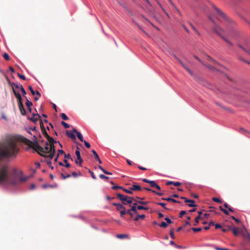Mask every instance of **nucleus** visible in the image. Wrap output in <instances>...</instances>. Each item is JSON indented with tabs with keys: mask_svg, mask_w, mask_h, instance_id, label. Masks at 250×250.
<instances>
[{
	"mask_svg": "<svg viewBox=\"0 0 250 250\" xmlns=\"http://www.w3.org/2000/svg\"><path fill=\"white\" fill-rule=\"evenodd\" d=\"M19 151L17 142L8 140L0 145V162L3 159L15 158ZM16 182L14 176L10 173L7 165L0 166V185H15Z\"/></svg>",
	"mask_w": 250,
	"mask_h": 250,
	"instance_id": "nucleus-1",
	"label": "nucleus"
},
{
	"mask_svg": "<svg viewBox=\"0 0 250 250\" xmlns=\"http://www.w3.org/2000/svg\"><path fill=\"white\" fill-rule=\"evenodd\" d=\"M24 142L29 145L31 147L34 149L36 151L38 152L42 156L49 157L50 159H52L55 153V148L54 145H49L48 142H45L44 145L45 146L43 147V141H41L39 143L37 141L32 142L31 141L24 138Z\"/></svg>",
	"mask_w": 250,
	"mask_h": 250,
	"instance_id": "nucleus-2",
	"label": "nucleus"
},
{
	"mask_svg": "<svg viewBox=\"0 0 250 250\" xmlns=\"http://www.w3.org/2000/svg\"><path fill=\"white\" fill-rule=\"evenodd\" d=\"M209 18L214 24V27L213 28V32L220 36L223 39V40L228 43L229 45L231 46L232 43L222 35V33L224 32V31L215 23V21L211 17H209Z\"/></svg>",
	"mask_w": 250,
	"mask_h": 250,
	"instance_id": "nucleus-3",
	"label": "nucleus"
},
{
	"mask_svg": "<svg viewBox=\"0 0 250 250\" xmlns=\"http://www.w3.org/2000/svg\"><path fill=\"white\" fill-rule=\"evenodd\" d=\"M213 8L216 12V16L218 20L223 22L226 21L230 23L232 22V24H234V23L232 22V21L228 17H227L225 14L220 9L218 8L215 6H213Z\"/></svg>",
	"mask_w": 250,
	"mask_h": 250,
	"instance_id": "nucleus-4",
	"label": "nucleus"
},
{
	"mask_svg": "<svg viewBox=\"0 0 250 250\" xmlns=\"http://www.w3.org/2000/svg\"><path fill=\"white\" fill-rule=\"evenodd\" d=\"M116 196L117 198L122 201L123 204L124 205L128 204L130 205L132 204L133 201H136L135 198L133 197L124 195L121 193H117Z\"/></svg>",
	"mask_w": 250,
	"mask_h": 250,
	"instance_id": "nucleus-5",
	"label": "nucleus"
},
{
	"mask_svg": "<svg viewBox=\"0 0 250 250\" xmlns=\"http://www.w3.org/2000/svg\"><path fill=\"white\" fill-rule=\"evenodd\" d=\"M13 85H14V87L15 88H20L21 91L22 92L23 97H25V98L26 100V101L25 102V104L27 106V107H29L30 106H31L33 105V104L31 102H30L27 98V97L25 96L26 92L24 88H23V86L20 84H17L13 83Z\"/></svg>",
	"mask_w": 250,
	"mask_h": 250,
	"instance_id": "nucleus-6",
	"label": "nucleus"
},
{
	"mask_svg": "<svg viewBox=\"0 0 250 250\" xmlns=\"http://www.w3.org/2000/svg\"><path fill=\"white\" fill-rule=\"evenodd\" d=\"M75 154L77 158V160L75 161V163L77 164H79L80 166H81L82 163L83 162V160L81 156L80 152L79 151V148L78 147H77V150L75 151Z\"/></svg>",
	"mask_w": 250,
	"mask_h": 250,
	"instance_id": "nucleus-7",
	"label": "nucleus"
},
{
	"mask_svg": "<svg viewBox=\"0 0 250 250\" xmlns=\"http://www.w3.org/2000/svg\"><path fill=\"white\" fill-rule=\"evenodd\" d=\"M40 118L41 116L39 114L33 113L32 117H28V119L33 123H36Z\"/></svg>",
	"mask_w": 250,
	"mask_h": 250,
	"instance_id": "nucleus-8",
	"label": "nucleus"
},
{
	"mask_svg": "<svg viewBox=\"0 0 250 250\" xmlns=\"http://www.w3.org/2000/svg\"><path fill=\"white\" fill-rule=\"evenodd\" d=\"M73 132H74V133H75L77 134V137H78V139H79L81 142H83V141H84V140H83V135H82V134H81L80 132L78 131L77 130V129H75V128H73Z\"/></svg>",
	"mask_w": 250,
	"mask_h": 250,
	"instance_id": "nucleus-9",
	"label": "nucleus"
},
{
	"mask_svg": "<svg viewBox=\"0 0 250 250\" xmlns=\"http://www.w3.org/2000/svg\"><path fill=\"white\" fill-rule=\"evenodd\" d=\"M112 205L114 206H116L117 207V209L118 210L125 209V207L121 204L114 203Z\"/></svg>",
	"mask_w": 250,
	"mask_h": 250,
	"instance_id": "nucleus-10",
	"label": "nucleus"
},
{
	"mask_svg": "<svg viewBox=\"0 0 250 250\" xmlns=\"http://www.w3.org/2000/svg\"><path fill=\"white\" fill-rule=\"evenodd\" d=\"M46 139H47L48 141L47 142L48 143L49 145H54V144L57 143V142L55 141L54 139L52 137H50L49 135H47V137L46 138Z\"/></svg>",
	"mask_w": 250,
	"mask_h": 250,
	"instance_id": "nucleus-11",
	"label": "nucleus"
},
{
	"mask_svg": "<svg viewBox=\"0 0 250 250\" xmlns=\"http://www.w3.org/2000/svg\"><path fill=\"white\" fill-rule=\"evenodd\" d=\"M130 189L132 190L136 191H140L142 189L141 187L139 185H137L133 184L131 187H130Z\"/></svg>",
	"mask_w": 250,
	"mask_h": 250,
	"instance_id": "nucleus-12",
	"label": "nucleus"
},
{
	"mask_svg": "<svg viewBox=\"0 0 250 250\" xmlns=\"http://www.w3.org/2000/svg\"><path fill=\"white\" fill-rule=\"evenodd\" d=\"M66 133V135L69 137L71 138L72 140H75L76 139V136L74 134V133H73L74 132H73V131L71 132L70 131L67 130Z\"/></svg>",
	"mask_w": 250,
	"mask_h": 250,
	"instance_id": "nucleus-13",
	"label": "nucleus"
},
{
	"mask_svg": "<svg viewBox=\"0 0 250 250\" xmlns=\"http://www.w3.org/2000/svg\"><path fill=\"white\" fill-rule=\"evenodd\" d=\"M28 88L33 95H35V94H36L38 96H39V97L41 96V95L40 93L39 92V91H35V90H34L31 86H30V85L29 86Z\"/></svg>",
	"mask_w": 250,
	"mask_h": 250,
	"instance_id": "nucleus-14",
	"label": "nucleus"
},
{
	"mask_svg": "<svg viewBox=\"0 0 250 250\" xmlns=\"http://www.w3.org/2000/svg\"><path fill=\"white\" fill-rule=\"evenodd\" d=\"M40 125H41V127L43 134L45 136V137L46 138H47V135H49L48 134L47 132L45 130V128L43 125V124H42V121L40 122Z\"/></svg>",
	"mask_w": 250,
	"mask_h": 250,
	"instance_id": "nucleus-15",
	"label": "nucleus"
},
{
	"mask_svg": "<svg viewBox=\"0 0 250 250\" xmlns=\"http://www.w3.org/2000/svg\"><path fill=\"white\" fill-rule=\"evenodd\" d=\"M19 109L21 111V114L22 115H25L26 112L25 109L24 108L23 104H20V105H19Z\"/></svg>",
	"mask_w": 250,
	"mask_h": 250,
	"instance_id": "nucleus-16",
	"label": "nucleus"
},
{
	"mask_svg": "<svg viewBox=\"0 0 250 250\" xmlns=\"http://www.w3.org/2000/svg\"><path fill=\"white\" fill-rule=\"evenodd\" d=\"M145 214H139L136 215V216L134 218V220L135 221H138L140 219H144L145 218Z\"/></svg>",
	"mask_w": 250,
	"mask_h": 250,
	"instance_id": "nucleus-17",
	"label": "nucleus"
},
{
	"mask_svg": "<svg viewBox=\"0 0 250 250\" xmlns=\"http://www.w3.org/2000/svg\"><path fill=\"white\" fill-rule=\"evenodd\" d=\"M181 64L183 66V67L191 75H193V72L188 69L182 62L180 61Z\"/></svg>",
	"mask_w": 250,
	"mask_h": 250,
	"instance_id": "nucleus-18",
	"label": "nucleus"
},
{
	"mask_svg": "<svg viewBox=\"0 0 250 250\" xmlns=\"http://www.w3.org/2000/svg\"><path fill=\"white\" fill-rule=\"evenodd\" d=\"M207 59L208 61L212 62L213 63L217 64L218 65H219V64L215 60L213 59L212 58H211L209 56H207Z\"/></svg>",
	"mask_w": 250,
	"mask_h": 250,
	"instance_id": "nucleus-19",
	"label": "nucleus"
},
{
	"mask_svg": "<svg viewBox=\"0 0 250 250\" xmlns=\"http://www.w3.org/2000/svg\"><path fill=\"white\" fill-rule=\"evenodd\" d=\"M98 167L105 174H108V175H112V173L108 172L106 171L105 169H104L102 166H99Z\"/></svg>",
	"mask_w": 250,
	"mask_h": 250,
	"instance_id": "nucleus-20",
	"label": "nucleus"
},
{
	"mask_svg": "<svg viewBox=\"0 0 250 250\" xmlns=\"http://www.w3.org/2000/svg\"><path fill=\"white\" fill-rule=\"evenodd\" d=\"M239 46L242 48L243 50H244L246 53H247L248 54L250 55V48H245L242 46L241 44L238 45Z\"/></svg>",
	"mask_w": 250,
	"mask_h": 250,
	"instance_id": "nucleus-21",
	"label": "nucleus"
},
{
	"mask_svg": "<svg viewBox=\"0 0 250 250\" xmlns=\"http://www.w3.org/2000/svg\"><path fill=\"white\" fill-rule=\"evenodd\" d=\"M12 87L14 86V85H13V83L12 84ZM13 92L14 93V95L15 96H16V97L18 99V98H20L21 97V94L19 93V92H17L14 89V87H13Z\"/></svg>",
	"mask_w": 250,
	"mask_h": 250,
	"instance_id": "nucleus-22",
	"label": "nucleus"
},
{
	"mask_svg": "<svg viewBox=\"0 0 250 250\" xmlns=\"http://www.w3.org/2000/svg\"><path fill=\"white\" fill-rule=\"evenodd\" d=\"M162 200H165V201H170V202H172L173 203H175L176 202V200L174 199H172L171 197H168V198H162Z\"/></svg>",
	"mask_w": 250,
	"mask_h": 250,
	"instance_id": "nucleus-23",
	"label": "nucleus"
},
{
	"mask_svg": "<svg viewBox=\"0 0 250 250\" xmlns=\"http://www.w3.org/2000/svg\"><path fill=\"white\" fill-rule=\"evenodd\" d=\"M181 199L185 200V202L186 203H195V201L194 200L188 199L184 197H181Z\"/></svg>",
	"mask_w": 250,
	"mask_h": 250,
	"instance_id": "nucleus-24",
	"label": "nucleus"
},
{
	"mask_svg": "<svg viewBox=\"0 0 250 250\" xmlns=\"http://www.w3.org/2000/svg\"><path fill=\"white\" fill-rule=\"evenodd\" d=\"M117 237L119 239H123L125 238H128V235L126 234H118Z\"/></svg>",
	"mask_w": 250,
	"mask_h": 250,
	"instance_id": "nucleus-25",
	"label": "nucleus"
},
{
	"mask_svg": "<svg viewBox=\"0 0 250 250\" xmlns=\"http://www.w3.org/2000/svg\"><path fill=\"white\" fill-rule=\"evenodd\" d=\"M232 232H233V233L234 235L236 236L239 233V230H238V228H233L232 229Z\"/></svg>",
	"mask_w": 250,
	"mask_h": 250,
	"instance_id": "nucleus-26",
	"label": "nucleus"
},
{
	"mask_svg": "<svg viewBox=\"0 0 250 250\" xmlns=\"http://www.w3.org/2000/svg\"><path fill=\"white\" fill-rule=\"evenodd\" d=\"M203 65L212 71H214V70H216V69L214 67H213L210 65H206L205 63Z\"/></svg>",
	"mask_w": 250,
	"mask_h": 250,
	"instance_id": "nucleus-27",
	"label": "nucleus"
},
{
	"mask_svg": "<svg viewBox=\"0 0 250 250\" xmlns=\"http://www.w3.org/2000/svg\"><path fill=\"white\" fill-rule=\"evenodd\" d=\"M231 229H232L231 227H230V226H227L226 228H222V230L223 232H226L227 231L231 230Z\"/></svg>",
	"mask_w": 250,
	"mask_h": 250,
	"instance_id": "nucleus-28",
	"label": "nucleus"
},
{
	"mask_svg": "<svg viewBox=\"0 0 250 250\" xmlns=\"http://www.w3.org/2000/svg\"><path fill=\"white\" fill-rule=\"evenodd\" d=\"M122 189L124 191H125V192H126L127 193H128V194L132 193V190L130 189V188H129L128 189H126V188H123Z\"/></svg>",
	"mask_w": 250,
	"mask_h": 250,
	"instance_id": "nucleus-29",
	"label": "nucleus"
},
{
	"mask_svg": "<svg viewBox=\"0 0 250 250\" xmlns=\"http://www.w3.org/2000/svg\"><path fill=\"white\" fill-rule=\"evenodd\" d=\"M92 152L93 153L94 158L96 160L97 159H98V158H99V157L98 154L94 150H92Z\"/></svg>",
	"mask_w": 250,
	"mask_h": 250,
	"instance_id": "nucleus-30",
	"label": "nucleus"
},
{
	"mask_svg": "<svg viewBox=\"0 0 250 250\" xmlns=\"http://www.w3.org/2000/svg\"><path fill=\"white\" fill-rule=\"evenodd\" d=\"M61 176L62 177L63 179H65L67 178H69L71 177V175L70 174H64L63 173H62L61 174Z\"/></svg>",
	"mask_w": 250,
	"mask_h": 250,
	"instance_id": "nucleus-31",
	"label": "nucleus"
},
{
	"mask_svg": "<svg viewBox=\"0 0 250 250\" xmlns=\"http://www.w3.org/2000/svg\"><path fill=\"white\" fill-rule=\"evenodd\" d=\"M201 218V216H198L195 219V223L194 224V226L197 225V224L199 223L200 219Z\"/></svg>",
	"mask_w": 250,
	"mask_h": 250,
	"instance_id": "nucleus-32",
	"label": "nucleus"
},
{
	"mask_svg": "<svg viewBox=\"0 0 250 250\" xmlns=\"http://www.w3.org/2000/svg\"><path fill=\"white\" fill-rule=\"evenodd\" d=\"M61 117L62 118V119L63 120H67L68 119V118L67 117V116H66V115L64 113H62L61 114Z\"/></svg>",
	"mask_w": 250,
	"mask_h": 250,
	"instance_id": "nucleus-33",
	"label": "nucleus"
},
{
	"mask_svg": "<svg viewBox=\"0 0 250 250\" xmlns=\"http://www.w3.org/2000/svg\"><path fill=\"white\" fill-rule=\"evenodd\" d=\"M137 209L138 210H141V209L148 210V208L145 207L144 206H137Z\"/></svg>",
	"mask_w": 250,
	"mask_h": 250,
	"instance_id": "nucleus-34",
	"label": "nucleus"
},
{
	"mask_svg": "<svg viewBox=\"0 0 250 250\" xmlns=\"http://www.w3.org/2000/svg\"><path fill=\"white\" fill-rule=\"evenodd\" d=\"M72 175L74 177H78V176H81L82 175L81 173L80 172H79V173H77L76 172H72Z\"/></svg>",
	"mask_w": 250,
	"mask_h": 250,
	"instance_id": "nucleus-35",
	"label": "nucleus"
},
{
	"mask_svg": "<svg viewBox=\"0 0 250 250\" xmlns=\"http://www.w3.org/2000/svg\"><path fill=\"white\" fill-rule=\"evenodd\" d=\"M173 232H174V229H172L170 230V233H169L171 238L173 239L175 238V236H174Z\"/></svg>",
	"mask_w": 250,
	"mask_h": 250,
	"instance_id": "nucleus-36",
	"label": "nucleus"
},
{
	"mask_svg": "<svg viewBox=\"0 0 250 250\" xmlns=\"http://www.w3.org/2000/svg\"><path fill=\"white\" fill-rule=\"evenodd\" d=\"M3 57L7 61H9L10 60V57H9V55L6 53H5L3 55Z\"/></svg>",
	"mask_w": 250,
	"mask_h": 250,
	"instance_id": "nucleus-37",
	"label": "nucleus"
},
{
	"mask_svg": "<svg viewBox=\"0 0 250 250\" xmlns=\"http://www.w3.org/2000/svg\"><path fill=\"white\" fill-rule=\"evenodd\" d=\"M150 186L152 188H155L157 184L154 181H150L149 182Z\"/></svg>",
	"mask_w": 250,
	"mask_h": 250,
	"instance_id": "nucleus-38",
	"label": "nucleus"
},
{
	"mask_svg": "<svg viewBox=\"0 0 250 250\" xmlns=\"http://www.w3.org/2000/svg\"><path fill=\"white\" fill-rule=\"evenodd\" d=\"M62 125L64 126L65 128H68L70 126L68 124L63 121L62 122Z\"/></svg>",
	"mask_w": 250,
	"mask_h": 250,
	"instance_id": "nucleus-39",
	"label": "nucleus"
},
{
	"mask_svg": "<svg viewBox=\"0 0 250 250\" xmlns=\"http://www.w3.org/2000/svg\"><path fill=\"white\" fill-rule=\"evenodd\" d=\"M158 205L162 206V207H163L165 209H167V210H168V208H167L166 207V204L164 203H157Z\"/></svg>",
	"mask_w": 250,
	"mask_h": 250,
	"instance_id": "nucleus-40",
	"label": "nucleus"
},
{
	"mask_svg": "<svg viewBox=\"0 0 250 250\" xmlns=\"http://www.w3.org/2000/svg\"><path fill=\"white\" fill-rule=\"evenodd\" d=\"M160 227H162V228H166L167 227V223L165 222H162L160 225H159Z\"/></svg>",
	"mask_w": 250,
	"mask_h": 250,
	"instance_id": "nucleus-41",
	"label": "nucleus"
},
{
	"mask_svg": "<svg viewBox=\"0 0 250 250\" xmlns=\"http://www.w3.org/2000/svg\"><path fill=\"white\" fill-rule=\"evenodd\" d=\"M191 229L194 232H199L202 230L201 228H192Z\"/></svg>",
	"mask_w": 250,
	"mask_h": 250,
	"instance_id": "nucleus-42",
	"label": "nucleus"
},
{
	"mask_svg": "<svg viewBox=\"0 0 250 250\" xmlns=\"http://www.w3.org/2000/svg\"><path fill=\"white\" fill-rule=\"evenodd\" d=\"M190 26L191 27V28L193 29V30L198 35H200V33L198 32V31L197 30V29L192 24H190Z\"/></svg>",
	"mask_w": 250,
	"mask_h": 250,
	"instance_id": "nucleus-43",
	"label": "nucleus"
},
{
	"mask_svg": "<svg viewBox=\"0 0 250 250\" xmlns=\"http://www.w3.org/2000/svg\"><path fill=\"white\" fill-rule=\"evenodd\" d=\"M212 200L216 202H218V203H222V201L219 198H216V197H213Z\"/></svg>",
	"mask_w": 250,
	"mask_h": 250,
	"instance_id": "nucleus-44",
	"label": "nucleus"
},
{
	"mask_svg": "<svg viewBox=\"0 0 250 250\" xmlns=\"http://www.w3.org/2000/svg\"><path fill=\"white\" fill-rule=\"evenodd\" d=\"M99 177L101 179H109V177H107L103 174H100L99 175Z\"/></svg>",
	"mask_w": 250,
	"mask_h": 250,
	"instance_id": "nucleus-45",
	"label": "nucleus"
},
{
	"mask_svg": "<svg viewBox=\"0 0 250 250\" xmlns=\"http://www.w3.org/2000/svg\"><path fill=\"white\" fill-rule=\"evenodd\" d=\"M125 214H126L125 209L121 210L120 211V215L121 217H123V216L125 215Z\"/></svg>",
	"mask_w": 250,
	"mask_h": 250,
	"instance_id": "nucleus-46",
	"label": "nucleus"
},
{
	"mask_svg": "<svg viewBox=\"0 0 250 250\" xmlns=\"http://www.w3.org/2000/svg\"><path fill=\"white\" fill-rule=\"evenodd\" d=\"M83 143H84V145H85V146H86L87 148H90V144H89V143H88L87 142H86V141H85V140H84V141H83Z\"/></svg>",
	"mask_w": 250,
	"mask_h": 250,
	"instance_id": "nucleus-47",
	"label": "nucleus"
},
{
	"mask_svg": "<svg viewBox=\"0 0 250 250\" xmlns=\"http://www.w3.org/2000/svg\"><path fill=\"white\" fill-rule=\"evenodd\" d=\"M18 76H19V77L20 79H22L23 80H26L25 77L24 75H23L20 74L19 73H18Z\"/></svg>",
	"mask_w": 250,
	"mask_h": 250,
	"instance_id": "nucleus-48",
	"label": "nucleus"
},
{
	"mask_svg": "<svg viewBox=\"0 0 250 250\" xmlns=\"http://www.w3.org/2000/svg\"><path fill=\"white\" fill-rule=\"evenodd\" d=\"M89 172L90 173L91 176L93 179H94V180L96 179V177L95 175H94V173L92 171H91L90 170H89Z\"/></svg>",
	"mask_w": 250,
	"mask_h": 250,
	"instance_id": "nucleus-49",
	"label": "nucleus"
},
{
	"mask_svg": "<svg viewBox=\"0 0 250 250\" xmlns=\"http://www.w3.org/2000/svg\"><path fill=\"white\" fill-rule=\"evenodd\" d=\"M122 188H123L122 187H121L120 186H114L112 187V189H114V190L118 189H122Z\"/></svg>",
	"mask_w": 250,
	"mask_h": 250,
	"instance_id": "nucleus-50",
	"label": "nucleus"
},
{
	"mask_svg": "<svg viewBox=\"0 0 250 250\" xmlns=\"http://www.w3.org/2000/svg\"><path fill=\"white\" fill-rule=\"evenodd\" d=\"M186 212L185 210L181 211L179 214V217L182 218L183 216L186 214Z\"/></svg>",
	"mask_w": 250,
	"mask_h": 250,
	"instance_id": "nucleus-51",
	"label": "nucleus"
},
{
	"mask_svg": "<svg viewBox=\"0 0 250 250\" xmlns=\"http://www.w3.org/2000/svg\"><path fill=\"white\" fill-rule=\"evenodd\" d=\"M64 162L65 163V165H64V166L66 167H70V165L69 163H68L67 162V160L66 159H64Z\"/></svg>",
	"mask_w": 250,
	"mask_h": 250,
	"instance_id": "nucleus-52",
	"label": "nucleus"
},
{
	"mask_svg": "<svg viewBox=\"0 0 250 250\" xmlns=\"http://www.w3.org/2000/svg\"><path fill=\"white\" fill-rule=\"evenodd\" d=\"M231 218L232 219H233V220H234L236 223H239L240 222V221L239 220V219H237V218H235V217L234 216H232L231 217Z\"/></svg>",
	"mask_w": 250,
	"mask_h": 250,
	"instance_id": "nucleus-53",
	"label": "nucleus"
},
{
	"mask_svg": "<svg viewBox=\"0 0 250 250\" xmlns=\"http://www.w3.org/2000/svg\"><path fill=\"white\" fill-rule=\"evenodd\" d=\"M17 99H18V105H20V104H22L21 97L18 98Z\"/></svg>",
	"mask_w": 250,
	"mask_h": 250,
	"instance_id": "nucleus-54",
	"label": "nucleus"
},
{
	"mask_svg": "<svg viewBox=\"0 0 250 250\" xmlns=\"http://www.w3.org/2000/svg\"><path fill=\"white\" fill-rule=\"evenodd\" d=\"M131 210L133 212L134 211H136V210L137 209V207L135 206H131V208H130Z\"/></svg>",
	"mask_w": 250,
	"mask_h": 250,
	"instance_id": "nucleus-55",
	"label": "nucleus"
},
{
	"mask_svg": "<svg viewBox=\"0 0 250 250\" xmlns=\"http://www.w3.org/2000/svg\"><path fill=\"white\" fill-rule=\"evenodd\" d=\"M215 249L216 250H230L227 248H219V247H215Z\"/></svg>",
	"mask_w": 250,
	"mask_h": 250,
	"instance_id": "nucleus-56",
	"label": "nucleus"
},
{
	"mask_svg": "<svg viewBox=\"0 0 250 250\" xmlns=\"http://www.w3.org/2000/svg\"><path fill=\"white\" fill-rule=\"evenodd\" d=\"M239 59L240 60H241V61H243V62H246L247 63H248V64H250V62H248V61H246V60H244V59H243L242 57H239Z\"/></svg>",
	"mask_w": 250,
	"mask_h": 250,
	"instance_id": "nucleus-57",
	"label": "nucleus"
},
{
	"mask_svg": "<svg viewBox=\"0 0 250 250\" xmlns=\"http://www.w3.org/2000/svg\"><path fill=\"white\" fill-rule=\"evenodd\" d=\"M165 220L167 221V223L171 224L172 223L171 220L167 217L165 218Z\"/></svg>",
	"mask_w": 250,
	"mask_h": 250,
	"instance_id": "nucleus-58",
	"label": "nucleus"
},
{
	"mask_svg": "<svg viewBox=\"0 0 250 250\" xmlns=\"http://www.w3.org/2000/svg\"><path fill=\"white\" fill-rule=\"evenodd\" d=\"M190 204H189L188 205V206L189 207H195L197 206L196 205H195L194 203H189Z\"/></svg>",
	"mask_w": 250,
	"mask_h": 250,
	"instance_id": "nucleus-59",
	"label": "nucleus"
},
{
	"mask_svg": "<svg viewBox=\"0 0 250 250\" xmlns=\"http://www.w3.org/2000/svg\"><path fill=\"white\" fill-rule=\"evenodd\" d=\"M64 154V152L63 150H60L59 149L58 150V154L57 155L59 156L60 154Z\"/></svg>",
	"mask_w": 250,
	"mask_h": 250,
	"instance_id": "nucleus-60",
	"label": "nucleus"
},
{
	"mask_svg": "<svg viewBox=\"0 0 250 250\" xmlns=\"http://www.w3.org/2000/svg\"><path fill=\"white\" fill-rule=\"evenodd\" d=\"M64 157L66 160H68V159H70L71 157V156L69 154H64Z\"/></svg>",
	"mask_w": 250,
	"mask_h": 250,
	"instance_id": "nucleus-61",
	"label": "nucleus"
},
{
	"mask_svg": "<svg viewBox=\"0 0 250 250\" xmlns=\"http://www.w3.org/2000/svg\"><path fill=\"white\" fill-rule=\"evenodd\" d=\"M239 131L243 133L247 132V131L244 128L242 127L240 128Z\"/></svg>",
	"mask_w": 250,
	"mask_h": 250,
	"instance_id": "nucleus-62",
	"label": "nucleus"
},
{
	"mask_svg": "<svg viewBox=\"0 0 250 250\" xmlns=\"http://www.w3.org/2000/svg\"><path fill=\"white\" fill-rule=\"evenodd\" d=\"M215 228L216 229L222 228V226L219 224L215 225Z\"/></svg>",
	"mask_w": 250,
	"mask_h": 250,
	"instance_id": "nucleus-63",
	"label": "nucleus"
},
{
	"mask_svg": "<svg viewBox=\"0 0 250 250\" xmlns=\"http://www.w3.org/2000/svg\"><path fill=\"white\" fill-rule=\"evenodd\" d=\"M173 185L176 187H178L181 185V183L179 182H174V183H173Z\"/></svg>",
	"mask_w": 250,
	"mask_h": 250,
	"instance_id": "nucleus-64",
	"label": "nucleus"
}]
</instances>
